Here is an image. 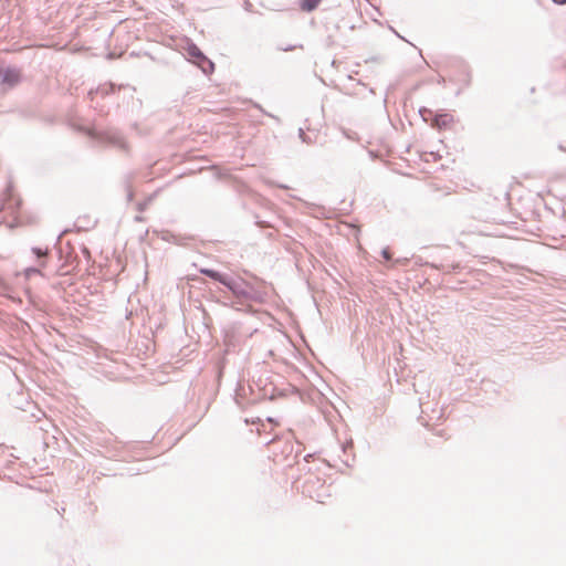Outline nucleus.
Here are the masks:
<instances>
[{"label": "nucleus", "mask_w": 566, "mask_h": 566, "mask_svg": "<svg viewBox=\"0 0 566 566\" xmlns=\"http://www.w3.org/2000/svg\"><path fill=\"white\" fill-rule=\"evenodd\" d=\"M262 379H259L258 382H255V386L258 390L261 392V397L264 399H274L276 396V388L270 382V384H263Z\"/></svg>", "instance_id": "obj_6"}, {"label": "nucleus", "mask_w": 566, "mask_h": 566, "mask_svg": "<svg viewBox=\"0 0 566 566\" xmlns=\"http://www.w3.org/2000/svg\"><path fill=\"white\" fill-rule=\"evenodd\" d=\"M258 108H259L262 113L266 114L269 117L275 118L272 114L266 113V112H265L261 106H259V105H258Z\"/></svg>", "instance_id": "obj_17"}, {"label": "nucleus", "mask_w": 566, "mask_h": 566, "mask_svg": "<svg viewBox=\"0 0 566 566\" xmlns=\"http://www.w3.org/2000/svg\"><path fill=\"white\" fill-rule=\"evenodd\" d=\"M160 234H161V239L164 241L172 242L175 244H184L182 241L185 240V238H180L179 235H176L170 231L165 230V231H161Z\"/></svg>", "instance_id": "obj_9"}, {"label": "nucleus", "mask_w": 566, "mask_h": 566, "mask_svg": "<svg viewBox=\"0 0 566 566\" xmlns=\"http://www.w3.org/2000/svg\"><path fill=\"white\" fill-rule=\"evenodd\" d=\"M224 286L235 300L232 301L228 295H224L223 297L227 300V302H224L226 305L229 303H231V305H247L252 302H259L262 298L261 293L251 283L240 277L235 279L230 276Z\"/></svg>", "instance_id": "obj_1"}, {"label": "nucleus", "mask_w": 566, "mask_h": 566, "mask_svg": "<svg viewBox=\"0 0 566 566\" xmlns=\"http://www.w3.org/2000/svg\"><path fill=\"white\" fill-rule=\"evenodd\" d=\"M322 0H301L300 1V8L305 12H312L314 11Z\"/></svg>", "instance_id": "obj_10"}, {"label": "nucleus", "mask_w": 566, "mask_h": 566, "mask_svg": "<svg viewBox=\"0 0 566 566\" xmlns=\"http://www.w3.org/2000/svg\"><path fill=\"white\" fill-rule=\"evenodd\" d=\"M298 137L303 143L307 145H312L314 143V139L310 135H307L303 128L298 129Z\"/></svg>", "instance_id": "obj_12"}, {"label": "nucleus", "mask_w": 566, "mask_h": 566, "mask_svg": "<svg viewBox=\"0 0 566 566\" xmlns=\"http://www.w3.org/2000/svg\"><path fill=\"white\" fill-rule=\"evenodd\" d=\"M32 252L38 258L40 266H44L45 262L43 259L48 254V249L43 250L41 248L35 247V248H32Z\"/></svg>", "instance_id": "obj_11"}, {"label": "nucleus", "mask_w": 566, "mask_h": 566, "mask_svg": "<svg viewBox=\"0 0 566 566\" xmlns=\"http://www.w3.org/2000/svg\"><path fill=\"white\" fill-rule=\"evenodd\" d=\"M200 273L219 282L223 286H224L226 282L228 281V279L230 277V275H228V274L221 273V272L212 270V269H206V268L201 269Z\"/></svg>", "instance_id": "obj_7"}, {"label": "nucleus", "mask_w": 566, "mask_h": 566, "mask_svg": "<svg viewBox=\"0 0 566 566\" xmlns=\"http://www.w3.org/2000/svg\"><path fill=\"white\" fill-rule=\"evenodd\" d=\"M311 457H312L311 454H307V455L305 457V460H306V461H308V458H311Z\"/></svg>", "instance_id": "obj_20"}, {"label": "nucleus", "mask_w": 566, "mask_h": 566, "mask_svg": "<svg viewBox=\"0 0 566 566\" xmlns=\"http://www.w3.org/2000/svg\"><path fill=\"white\" fill-rule=\"evenodd\" d=\"M24 273H25L27 277H30L33 274H41V271L38 268L32 266V268L25 269Z\"/></svg>", "instance_id": "obj_13"}, {"label": "nucleus", "mask_w": 566, "mask_h": 566, "mask_svg": "<svg viewBox=\"0 0 566 566\" xmlns=\"http://www.w3.org/2000/svg\"><path fill=\"white\" fill-rule=\"evenodd\" d=\"M556 4H566V0H552Z\"/></svg>", "instance_id": "obj_18"}, {"label": "nucleus", "mask_w": 566, "mask_h": 566, "mask_svg": "<svg viewBox=\"0 0 566 566\" xmlns=\"http://www.w3.org/2000/svg\"><path fill=\"white\" fill-rule=\"evenodd\" d=\"M381 255H382V258H384L386 261H390V260H391V252H390L389 248H385V249H382V251H381Z\"/></svg>", "instance_id": "obj_14"}, {"label": "nucleus", "mask_w": 566, "mask_h": 566, "mask_svg": "<svg viewBox=\"0 0 566 566\" xmlns=\"http://www.w3.org/2000/svg\"><path fill=\"white\" fill-rule=\"evenodd\" d=\"M114 90H115L114 84H112V83L104 84V85L98 86L96 90H91L88 92V96H90L91 101H94V97L96 95L106 96V95L113 93Z\"/></svg>", "instance_id": "obj_8"}, {"label": "nucleus", "mask_w": 566, "mask_h": 566, "mask_svg": "<svg viewBox=\"0 0 566 566\" xmlns=\"http://www.w3.org/2000/svg\"><path fill=\"white\" fill-rule=\"evenodd\" d=\"M149 201H150V199L145 200V201H143V202H139V203H138V210H139V211H144V210L146 209V207H147V205H148V202H149Z\"/></svg>", "instance_id": "obj_15"}, {"label": "nucleus", "mask_w": 566, "mask_h": 566, "mask_svg": "<svg viewBox=\"0 0 566 566\" xmlns=\"http://www.w3.org/2000/svg\"><path fill=\"white\" fill-rule=\"evenodd\" d=\"M133 199V193L128 192V200L130 201Z\"/></svg>", "instance_id": "obj_19"}, {"label": "nucleus", "mask_w": 566, "mask_h": 566, "mask_svg": "<svg viewBox=\"0 0 566 566\" xmlns=\"http://www.w3.org/2000/svg\"><path fill=\"white\" fill-rule=\"evenodd\" d=\"M92 139L96 140L99 144H107L117 146L119 148L125 147V143L123 136L119 132L108 129L104 132H97L95 129H83Z\"/></svg>", "instance_id": "obj_2"}, {"label": "nucleus", "mask_w": 566, "mask_h": 566, "mask_svg": "<svg viewBox=\"0 0 566 566\" xmlns=\"http://www.w3.org/2000/svg\"><path fill=\"white\" fill-rule=\"evenodd\" d=\"M420 114L424 120H428L429 118H431L432 126L437 127L439 129L449 127L450 124L453 122V116L449 113L436 114L431 109L421 108Z\"/></svg>", "instance_id": "obj_4"}, {"label": "nucleus", "mask_w": 566, "mask_h": 566, "mask_svg": "<svg viewBox=\"0 0 566 566\" xmlns=\"http://www.w3.org/2000/svg\"><path fill=\"white\" fill-rule=\"evenodd\" d=\"M187 53L190 62L197 65L206 75L213 73L214 63L196 44L191 43Z\"/></svg>", "instance_id": "obj_3"}, {"label": "nucleus", "mask_w": 566, "mask_h": 566, "mask_svg": "<svg viewBox=\"0 0 566 566\" xmlns=\"http://www.w3.org/2000/svg\"><path fill=\"white\" fill-rule=\"evenodd\" d=\"M0 80L2 85L14 87L21 81V72L14 67H7L6 70L1 69Z\"/></svg>", "instance_id": "obj_5"}, {"label": "nucleus", "mask_w": 566, "mask_h": 566, "mask_svg": "<svg viewBox=\"0 0 566 566\" xmlns=\"http://www.w3.org/2000/svg\"><path fill=\"white\" fill-rule=\"evenodd\" d=\"M296 48H297L296 45H289V46H285V48H279V50L289 52V51H292V50H294Z\"/></svg>", "instance_id": "obj_16"}]
</instances>
